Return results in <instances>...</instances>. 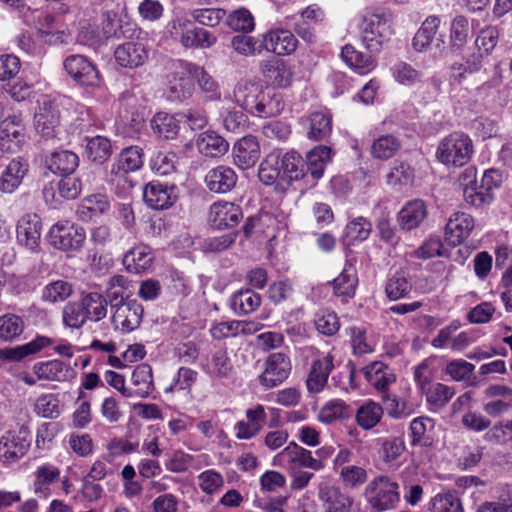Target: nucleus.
<instances>
[{"instance_id": "1", "label": "nucleus", "mask_w": 512, "mask_h": 512, "mask_svg": "<svg viewBox=\"0 0 512 512\" xmlns=\"http://www.w3.org/2000/svg\"><path fill=\"white\" fill-rule=\"evenodd\" d=\"M390 23V15L385 12L377 11L363 16L359 24L360 37L368 51H382L392 33Z\"/></svg>"}, {"instance_id": "51", "label": "nucleus", "mask_w": 512, "mask_h": 512, "mask_svg": "<svg viewBox=\"0 0 512 512\" xmlns=\"http://www.w3.org/2000/svg\"><path fill=\"white\" fill-rule=\"evenodd\" d=\"M128 288L129 281L123 275H114L109 279L104 296L107 298V304H110L111 309L127 301L126 290Z\"/></svg>"}, {"instance_id": "28", "label": "nucleus", "mask_w": 512, "mask_h": 512, "mask_svg": "<svg viewBox=\"0 0 512 512\" xmlns=\"http://www.w3.org/2000/svg\"><path fill=\"white\" fill-rule=\"evenodd\" d=\"M53 343V339L47 336L38 335L30 342L23 345L2 349L0 351V358L8 361H20L27 356L40 352L42 349L51 346Z\"/></svg>"}, {"instance_id": "59", "label": "nucleus", "mask_w": 512, "mask_h": 512, "mask_svg": "<svg viewBox=\"0 0 512 512\" xmlns=\"http://www.w3.org/2000/svg\"><path fill=\"white\" fill-rule=\"evenodd\" d=\"M422 394L425 395L429 405L441 408L452 399L455 394V389L442 383H435L425 389Z\"/></svg>"}, {"instance_id": "10", "label": "nucleus", "mask_w": 512, "mask_h": 512, "mask_svg": "<svg viewBox=\"0 0 512 512\" xmlns=\"http://www.w3.org/2000/svg\"><path fill=\"white\" fill-rule=\"evenodd\" d=\"M37 132L45 139L57 138L60 133V111L55 101L43 99L34 116Z\"/></svg>"}, {"instance_id": "7", "label": "nucleus", "mask_w": 512, "mask_h": 512, "mask_svg": "<svg viewBox=\"0 0 512 512\" xmlns=\"http://www.w3.org/2000/svg\"><path fill=\"white\" fill-rule=\"evenodd\" d=\"M86 239L85 230L68 221L54 224L48 232L50 244L62 251H77Z\"/></svg>"}, {"instance_id": "46", "label": "nucleus", "mask_w": 512, "mask_h": 512, "mask_svg": "<svg viewBox=\"0 0 512 512\" xmlns=\"http://www.w3.org/2000/svg\"><path fill=\"white\" fill-rule=\"evenodd\" d=\"M383 417V408L379 403L368 400L356 411L355 420L359 427L364 430L374 428Z\"/></svg>"}, {"instance_id": "17", "label": "nucleus", "mask_w": 512, "mask_h": 512, "mask_svg": "<svg viewBox=\"0 0 512 512\" xmlns=\"http://www.w3.org/2000/svg\"><path fill=\"white\" fill-rule=\"evenodd\" d=\"M281 159L282 182L279 184L281 193H284L293 181L303 180L307 185L309 175L306 173L305 163L302 157L295 151L287 152Z\"/></svg>"}, {"instance_id": "50", "label": "nucleus", "mask_w": 512, "mask_h": 512, "mask_svg": "<svg viewBox=\"0 0 512 512\" xmlns=\"http://www.w3.org/2000/svg\"><path fill=\"white\" fill-rule=\"evenodd\" d=\"M109 201L102 194H95L85 197L77 208V214L82 220L91 219L109 209Z\"/></svg>"}, {"instance_id": "3", "label": "nucleus", "mask_w": 512, "mask_h": 512, "mask_svg": "<svg viewBox=\"0 0 512 512\" xmlns=\"http://www.w3.org/2000/svg\"><path fill=\"white\" fill-rule=\"evenodd\" d=\"M398 483L388 476L374 478L365 488L371 507L377 512L394 509L400 500Z\"/></svg>"}, {"instance_id": "61", "label": "nucleus", "mask_w": 512, "mask_h": 512, "mask_svg": "<svg viewBox=\"0 0 512 512\" xmlns=\"http://www.w3.org/2000/svg\"><path fill=\"white\" fill-rule=\"evenodd\" d=\"M34 412L43 418H57L60 411V400L56 394H41L34 403Z\"/></svg>"}, {"instance_id": "41", "label": "nucleus", "mask_w": 512, "mask_h": 512, "mask_svg": "<svg viewBox=\"0 0 512 512\" xmlns=\"http://www.w3.org/2000/svg\"><path fill=\"white\" fill-rule=\"evenodd\" d=\"M47 165L53 173L71 175L79 165V157L72 151H55L48 157Z\"/></svg>"}, {"instance_id": "52", "label": "nucleus", "mask_w": 512, "mask_h": 512, "mask_svg": "<svg viewBox=\"0 0 512 512\" xmlns=\"http://www.w3.org/2000/svg\"><path fill=\"white\" fill-rule=\"evenodd\" d=\"M143 165V151L138 146H131L122 150L111 167L125 173L139 170Z\"/></svg>"}, {"instance_id": "37", "label": "nucleus", "mask_w": 512, "mask_h": 512, "mask_svg": "<svg viewBox=\"0 0 512 512\" xmlns=\"http://www.w3.org/2000/svg\"><path fill=\"white\" fill-rule=\"evenodd\" d=\"M284 106L281 94L272 90H262L252 115L260 118L275 117L283 111Z\"/></svg>"}, {"instance_id": "43", "label": "nucleus", "mask_w": 512, "mask_h": 512, "mask_svg": "<svg viewBox=\"0 0 512 512\" xmlns=\"http://www.w3.org/2000/svg\"><path fill=\"white\" fill-rule=\"evenodd\" d=\"M191 77L210 101L221 99V91L214 78L201 66L191 63Z\"/></svg>"}, {"instance_id": "40", "label": "nucleus", "mask_w": 512, "mask_h": 512, "mask_svg": "<svg viewBox=\"0 0 512 512\" xmlns=\"http://www.w3.org/2000/svg\"><path fill=\"white\" fill-rule=\"evenodd\" d=\"M307 136L314 141L326 139L332 131V117L324 111H316L308 117Z\"/></svg>"}, {"instance_id": "38", "label": "nucleus", "mask_w": 512, "mask_h": 512, "mask_svg": "<svg viewBox=\"0 0 512 512\" xmlns=\"http://www.w3.org/2000/svg\"><path fill=\"white\" fill-rule=\"evenodd\" d=\"M340 56L349 67L359 74H367L376 66L375 59L372 56L364 55L350 44H347L342 48Z\"/></svg>"}, {"instance_id": "57", "label": "nucleus", "mask_w": 512, "mask_h": 512, "mask_svg": "<svg viewBox=\"0 0 512 512\" xmlns=\"http://www.w3.org/2000/svg\"><path fill=\"white\" fill-rule=\"evenodd\" d=\"M414 180V170L405 162L396 163L386 175V183L396 190L410 186Z\"/></svg>"}, {"instance_id": "24", "label": "nucleus", "mask_w": 512, "mask_h": 512, "mask_svg": "<svg viewBox=\"0 0 512 512\" xmlns=\"http://www.w3.org/2000/svg\"><path fill=\"white\" fill-rule=\"evenodd\" d=\"M474 228L473 218L464 212L453 213L445 226L446 240L453 246L460 245Z\"/></svg>"}, {"instance_id": "33", "label": "nucleus", "mask_w": 512, "mask_h": 512, "mask_svg": "<svg viewBox=\"0 0 512 512\" xmlns=\"http://www.w3.org/2000/svg\"><path fill=\"white\" fill-rule=\"evenodd\" d=\"M427 217V207L424 201L415 199L409 201L398 213V223L403 230L410 231L419 227Z\"/></svg>"}, {"instance_id": "5", "label": "nucleus", "mask_w": 512, "mask_h": 512, "mask_svg": "<svg viewBox=\"0 0 512 512\" xmlns=\"http://www.w3.org/2000/svg\"><path fill=\"white\" fill-rule=\"evenodd\" d=\"M194 91L191 77V62L179 60L167 76L165 95L171 102H183L189 99Z\"/></svg>"}, {"instance_id": "18", "label": "nucleus", "mask_w": 512, "mask_h": 512, "mask_svg": "<svg viewBox=\"0 0 512 512\" xmlns=\"http://www.w3.org/2000/svg\"><path fill=\"white\" fill-rule=\"evenodd\" d=\"M334 356L331 353L314 359L306 379V387L309 393L317 394L323 391L328 378L334 369Z\"/></svg>"}, {"instance_id": "60", "label": "nucleus", "mask_w": 512, "mask_h": 512, "mask_svg": "<svg viewBox=\"0 0 512 512\" xmlns=\"http://www.w3.org/2000/svg\"><path fill=\"white\" fill-rule=\"evenodd\" d=\"M24 327L22 317L12 313L4 314L0 316V339L12 341L22 334Z\"/></svg>"}, {"instance_id": "49", "label": "nucleus", "mask_w": 512, "mask_h": 512, "mask_svg": "<svg viewBox=\"0 0 512 512\" xmlns=\"http://www.w3.org/2000/svg\"><path fill=\"white\" fill-rule=\"evenodd\" d=\"M439 25L440 19L437 16L427 17L413 37V48L418 52L425 50L435 38Z\"/></svg>"}, {"instance_id": "64", "label": "nucleus", "mask_w": 512, "mask_h": 512, "mask_svg": "<svg viewBox=\"0 0 512 512\" xmlns=\"http://www.w3.org/2000/svg\"><path fill=\"white\" fill-rule=\"evenodd\" d=\"M431 512H464L460 499L451 492L439 493L430 501Z\"/></svg>"}, {"instance_id": "22", "label": "nucleus", "mask_w": 512, "mask_h": 512, "mask_svg": "<svg viewBox=\"0 0 512 512\" xmlns=\"http://www.w3.org/2000/svg\"><path fill=\"white\" fill-rule=\"evenodd\" d=\"M264 50L276 55H290L298 45L295 35L284 29L268 31L262 35Z\"/></svg>"}, {"instance_id": "19", "label": "nucleus", "mask_w": 512, "mask_h": 512, "mask_svg": "<svg viewBox=\"0 0 512 512\" xmlns=\"http://www.w3.org/2000/svg\"><path fill=\"white\" fill-rule=\"evenodd\" d=\"M366 381L378 392L382 393L383 400H390L388 387L396 381L393 370L380 361L372 362L362 369Z\"/></svg>"}, {"instance_id": "21", "label": "nucleus", "mask_w": 512, "mask_h": 512, "mask_svg": "<svg viewBox=\"0 0 512 512\" xmlns=\"http://www.w3.org/2000/svg\"><path fill=\"white\" fill-rule=\"evenodd\" d=\"M41 220L36 214L24 215L17 224V241L32 252L37 251L41 238Z\"/></svg>"}, {"instance_id": "8", "label": "nucleus", "mask_w": 512, "mask_h": 512, "mask_svg": "<svg viewBox=\"0 0 512 512\" xmlns=\"http://www.w3.org/2000/svg\"><path fill=\"white\" fill-rule=\"evenodd\" d=\"M30 447L29 433L26 429L5 431L0 437V463L11 465L18 462Z\"/></svg>"}, {"instance_id": "2", "label": "nucleus", "mask_w": 512, "mask_h": 512, "mask_svg": "<svg viewBox=\"0 0 512 512\" xmlns=\"http://www.w3.org/2000/svg\"><path fill=\"white\" fill-rule=\"evenodd\" d=\"M473 155V142L464 133L455 132L443 138L437 147L436 159L446 165L462 167Z\"/></svg>"}, {"instance_id": "23", "label": "nucleus", "mask_w": 512, "mask_h": 512, "mask_svg": "<svg viewBox=\"0 0 512 512\" xmlns=\"http://www.w3.org/2000/svg\"><path fill=\"white\" fill-rule=\"evenodd\" d=\"M262 90L260 85L250 80L242 79L235 85L232 95H227L226 99L231 100L252 115L253 110L257 107Z\"/></svg>"}, {"instance_id": "47", "label": "nucleus", "mask_w": 512, "mask_h": 512, "mask_svg": "<svg viewBox=\"0 0 512 512\" xmlns=\"http://www.w3.org/2000/svg\"><path fill=\"white\" fill-rule=\"evenodd\" d=\"M412 289L409 274L404 270L396 271L386 283L385 292L390 300L396 301L404 298Z\"/></svg>"}, {"instance_id": "6", "label": "nucleus", "mask_w": 512, "mask_h": 512, "mask_svg": "<svg viewBox=\"0 0 512 512\" xmlns=\"http://www.w3.org/2000/svg\"><path fill=\"white\" fill-rule=\"evenodd\" d=\"M63 68L70 78L80 86L98 88L103 82L96 65L84 55L67 56L63 60Z\"/></svg>"}, {"instance_id": "56", "label": "nucleus", "mask_w": 512, "mask_h": 512, "mask_svg": "<svg viewBox=\"0 0 512 512\" xmlns=\"http://www.w3.org/2000/svg\"><path fill=\"white\" fill-rule=\"evenodd\" d=\"M151 126L155 133L165 139L175 138L180 128L176 117L166 112L157 113L151 120Z\"/></svg>"}, {"instance_id": "32", "label": "nucleus", "mask_w": 512, "mask_h": 512, "mask_svg": "<svg viewBox=\"0 0 512 512\" xmlns=\"http://www.w3.org/2000/svg\"><path fill=\"white\" fill-rule=\"evenodd\" d=\"M260 67L265 78L272 85L279 88H287L291 85L293 81V71L284 61H263Z\"/></svg>"}, {"instance_id": "44", "label": "nucleus", "mask_w": 512, "mask_h": 512, "mask_svg": "<svg viewBox=\"0 0 512 512\" xmlns=\"http://www.w3.org/2000/svg\"><path fill=\"white\" fill-rule=\"evenodd\" d=\"M133 397L145 398L153 391L152 368L147 364L137 366L131 376Z\"/></svg>"}, {"instance_id": "31", "label": "nucleus", "mask_w": 512, "mask_h": 512, "mask_svg": "<svg viewBox=\"0 0 512 512\" xmlns=\"http://www.w3.org/2000/svg\"><path fill=\"white\" fill-rule=\"evenodd\" d=\"M28 163L20 158L9 162L0 176V191L3 193L14 192L22 183L28 172Z\"/></svg>"}, {"instance_id": "55", "label": "nucleus", "mask_w": 512, "mask_h": 512, "mask_svg": "<svg viewBox=\"0 0 512 512\" xmlns=\"http://www.w3.org/2000/svg\"><path fill=\"white\" fill-rule=\"evenodd\" d=\"M231 47L238 54L245 57H255L264 50L263 39L246 34L235 35L231 39Z\"/></svg>"}, {"instance_id": "11", "label": "nucleus", "mask_w": 512, "mask_h": 512, "mask_svg": "<svg viewBox=\"0 0 512 512\" xmlns=\"http://www.w3.org/2000/svg\"><path fill=\"white\" fill-rule=\"evenodd\" d=\"M116 63L128 69L138 68L148 60L149 49L144 40L136 39L119 44L114 50Z\"/></svg>"}, {"instance_id": "54", "label": "nucleus", "mask_w": 512, "mask_h": 512, "mask_svg": "<svg viewBox=\"0 0 512 512\" xmlns=\"http://www.w3.org/2000/svg\"><path fill=\"white\" fill-rule=\"evenodd\" d=\"M86 322H88V319L80 299L69 301L63 306L62 323L65 327L78 330L81 329Z\"/></svg>"}, {"instance_id": "42", "label": "nucleus", "mask_w": 512, "mask_h": 512, "mask_svg": "<svg viewBox=\"0 0 512 512\" xmlns=\"http://www.w3.org/2000/svg\"><path fill=\"white\" fill-rule=\"evenodd\" d=\"M434 425V420L429 417L420 416L414 418L409 426L412 437L411 444L425 447L431 446L433 443L431 433L434 429Z\"/></svg>"}, {"instance_id": "36", "label": "nucleus", "mask_w": 512, "mask_h": 512, "mask_svg": "<svg viewBox=\"0 0 512 512\" xmlns=\"http://www.w3.org/2000/svg\"><path fill=\"white\" fill-rule=\"evenodd\" d=\"M88 321L99 322L106 318L108 313L107 298L96 291L82 293L79 298Z\"/></svg>"}, {"instance_id": "14", "label": "nucleus", "mask_w": 512, "mask_h": 512, "mask_svg": "<svg viewBox=\"0 0 512 512\" xmlns=\"http://www.w3.org/2000/svg\"><path fill=\"white\" fill-rule=\"evenodd\" d=\"M25 142V128L21 118L9 116L0 123V150L16 153Z\"/></svg>"}, {"instance_id": "30", "label": "nucleus", "mask_w": 512, "mask_h": 512, "mask_svg": "<svg viewBox=\"0 0 512 512\" xmlns=\"http://www.w3.org/2000/svg\"><path fill=\"white\" fill-rule=\"evenodd\" d=\"M33 372L39 380L63 382L68 380L73 371L69 365L54 359L35 363Z\"/></svg>"}, {"instance_id": "35", "label": "nucleus", "mask_w": 512, "mask_h": 512, "mask_svg": "<svg viewBox=\"0 0 512 512\" xmlns=\"http://www.w3.org/2000/svg\"><path fill=\"white\" fill-rule=\"evenodd\" d=\"M196 147L202 155L213 158L224 155L228 151L229 144L216 132L205 131L198 136Z\"/></svg>"}, {"instance_id": "20", "label": "nucleus", "mask_w": 512, "mask_h": 512, "mask_svg": "<svg viewBox=\"0 0 512 512\" xmlns=\"http://www.w3.org/2000/svg\"><path fill=\"white\" fill-rule=\"evenodd\" d=\"M237 180L238 176L234 169L225 165L210 169L204 177L207 189L217 194L230 192L236 186Z\"/></svg>"}, {"instance_id": "63", "label": "nucleus", "mask_w": 512, "mask_h": 512, "mask_svg": "<svg viewBox=\"0 0 512 512\" xmlns=\"http://www.w3.org/2000/svg\"><path fill=\"white\" fill-rule=\"evenodd\" d=\"M86 153L93 162L103 163L111 156L112 146L107 138L96 136L88 140Z\"/></svg>"}, {"instance_id": "58", "label": "nucleus", "mask_w": 512, "mask_h": 512, "mask_svg": "<svg viewBox=\"0 0 512 512\" xmlns=\"http://www.w3.org/2000/svg\"><path fill=\"white\" fill-rule=\"evenodd\" d=\"M73 293V285L65 280L48 283L42 290L41 299L47 303L63 302Z\"/></svg>"}, {"instance_id": "53", "label": "nucleus", "mask_w": 512, "mask_h": 512, "mask_svg": "<svg viewBox=\"0 0 512 512\" xmlns=\"http://www.w3.org/2000/svg\"><path fill=\"white\" fill-rule=\"evenodd\" d=\"M469 22L464 16H456L451 23L449 48L452 52L458 53L466 44L469 38Z\"/></svg>"}, {"instance_id": "16", "label": "nucleus", "mask_w": 512, "mask_h": 512, "mask_svg": "<svg viewBox=\"0 0 512 512\" xmlns=\"http://www.w3.org/2000/svg\"><path fill=\"white\" fill-rule=\"evenodd\" d=\"M242 218L241 207L232 202L217 201L209 209V222L216 229L233 228Z\"/></svg>"}, {"instance_id": "62", "label": "nucleus", "mask_w": 512, "mask_h": 512, "mask_svg": "<svg viewBox=\"0 0 512 512\" xmlns=\"http://www.w3.org/2000/svg\"><path fill=\"white\" fill-rule=\"evenodd\" d=\"M342 485L347 489H357L368 480L367 469L359 465L342 468L338 473Z\"/></svg>"}, {"instance_id": "25", "label": "nucleus", "mask_w": 512, "mask_h": 512, "mask_svg": "<svg viewBox=\"0 0 512 512\" xmlns=\"http://www.w3.org/2000/svg\"><path fill=\"white\" fill-rule=\"evenodd\" d=\"M232 153L235 165L243 170L248 169L260 157L259 143L253 136L243 137L234 144Z\"/></svg>"}, {"instance_id": "9", "label": "nucleus", "mask_w": 512, "mask_h": 512, "mask_svg": "<svg viewBox=\"0 0 512 512\" xmlns=\"http://www.w3.org/2000/svg\"><path fill=\"white\" fill-rule=\"evenodd\" d=\"M291 369V360L287 354L271 353L264 362V370L258 376V381L266 389L274 388L289 377Z\"/></svg>"}, {"instance_id": "15", "label": "nucleus", "mask_w": 512, "mask_h": 512, "mask_svg": "<svg viewBox=\"0 0 512 512\" xmlns=\"http://www.w3.org/2000/svg\"><path fill=\"white\" fill-rule=\"evenodd\" d=\"M177 188L159 181H151L143 189V199L152 209L171 207L177 200Z\"/></svg>"}, {"instance_id": "27", "label": "nucleus", "mask_w": 512, "mask_h": 512, "mask_svg": "<svg viewBox=\"0 0 512 512\" xmlns=\"http://www.w3.org/2000/svg\"><path fill=\"white\" fill-rule=\"evenodd\" d=\"M333 289L336 296L347 301L355 295L358 284L357 270L354 259H347L341 273L333 280Z\"/></svg>"}, {"instance_id": "48", "label": "nucleus", "mask_w": 512, "mask_h": 512, "mask_svg": "<svg viewBox=\"0 0 512 512\" xmlns=\"http://www.w3.org/2000/svg\"><path fill=\"white\" fill-rule=\"evenodd\" d=\"M401 140L392 134L379 136L371 145V154L379 160L392 158L401 148Z\"/></svg>"}, {"instance_id": "12", "label": "nucleus", "mask_w": 512, "mask_h": 512, "mask_svg": "<svg viewBox=\"0 0 512 512\" xmlns=\"http://www.w3.org/2000/svg\"><path fill=\"white\" fill-rule=\"evenodd\" d=\"M318 498L321 501V512H350L354 502L339 486L329 483L319 485Z\"/></svg>"}, {"instance_id": "45", "label": "nucleus", "mask_w": 512, "mask_h": 512, "mask_svg": "<svg viewBox=\"0 0 512 512\" xmlns=\"http://www.w3.org/2000/svg\"><path fill=\"white\" fill-rule=\"evenodd\" d=\"M152 254L148 246L139 245L127 251L123 257V264L128 270L139 273L152 264Z\"/></svg>"}, {"instance_id": "34", "label": "nucleus", "mask_w": 512, "mask_h": 512, "mask_svg": "<svg viewBox=\"0 0 512 512\" xmlns=\"http://www.w3.org/2000/svg\"><path fill=\"white\" fill-rule=\"evenodd\" d=\"M280 154L273 152L266 156L261 162L258 170L259 180L264 185H274L276 192L281 193L279 184L282 182Z\"/></svg>"}, {"instance_id": "26", "label": "nucleus", "mask_w": 512, "mask_h": 512, "mask_svg": "<svg viewBox=\"0 0 512 512\" xmlns=\"http://www.w3.org/2000/svg\"><path fill=\"white\" fill-rule=\"evenodd\" d=\"M331 161V149L328 146H316L307 154L305 164L306 173L309 175L307 186L313 187L322 178L327 163Z\"/></svg>"}, {"instance_id": "4", "label": "nucleus", "mask_w": 512, "mask_h": 512, "mask_svg": "<svg viewBox=\"0 0 512 512\" xmlns=\"http://www.w3.org/2000/svg\"><path fill=\"white\" fill-rule=\"evenodd\" d=\"M274 465L286 470L311 469L321 471L325 464L316 459L312 452L295 442H290L282 451L273 458Z\"/></svg>"}, {"instance_id": "29", "label": "nucleus", "mask_w": 512, "mask_h": 512, "mask_svg": "<svg viewBox=\"0 0 512 512\" xmlns=\"http://www.w3.org/2000/svg\"><path fill=\"white\" fill-rule=\"evenodd\" d=\"M60 469L45 463L34 471L33 492L36 496L47 498L51 495V486L60 479Z\"/></svg>"}, {"instance_id": "13", "label": "nucleus", "mask_w": 512, "mask_h": 512, "mask_svg": "<svg viewBox=\"0 0 512 512\" xmlns=\"http://www.w3.org/2000/svg\"><path fill=\"white\" fill-rule=\"evenodd\" d=\"M111 311L114 327L126 333L140 326L144 313L143 306L136 300H128Z\"/></svg>"}, {"instance_id": "39", "label": "nucleus", "mask_w": 512, "mask_h": 512, "mask_svg": "<svg viewBox=\"0 0 512 512\" xmlns=\"http://www.w3.org/2000/svg\"><path fill=\"white\" fill-rule=\"evenodd\" d=\"M261 305V296L251 289L236 292L231 297L230 307L239 316L254 312Z\"/></svg>"}]
</instances>
